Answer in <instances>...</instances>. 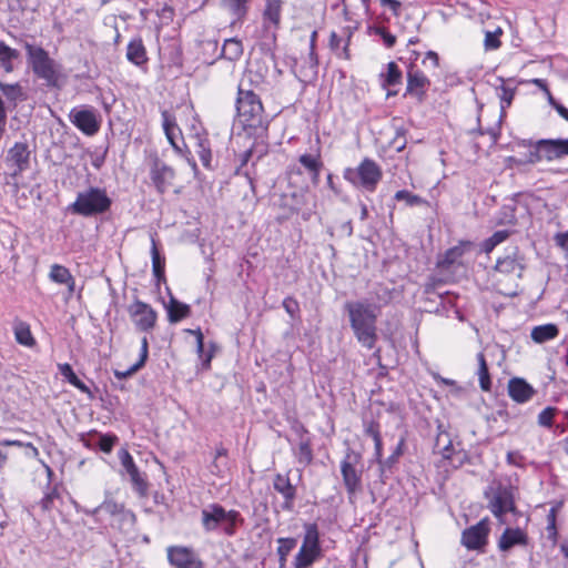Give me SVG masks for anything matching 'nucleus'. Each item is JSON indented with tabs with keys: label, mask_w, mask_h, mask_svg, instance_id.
<instances>
[{
	"label": "nucleus",
	"mask_w": 568,
	"mask_h": 568,
	"mask_svg": "<svg viewBox=\"0 0 568 568\" xmlns=\"http://www.w3.org/2000/svg\"><path fill=\"white\" fill-rule=\"evenodd\" d=\"M151 242L152 271L156 282L160 283L165 281V257L160 254L158 243L154 237L151 239Z\"/></svg>",
	"instance_id": "c9c22d12"
},
{
	"label": "nucleus",
	"mask_w": 568,
	"mask_h": 568,
	"mask_svg": "<svg viewBox=\"0 0 568 568\" xmlns=\"http://www.w3.org/2000/svg\"><path fill=\"white\" fill-rule=\"evenodd\" d=\"M128 313L139 332L150 333L156 326V311L150 304L139 298H135L133 303L128 306Z\"/></svg>",
	"instance_id": "9d476101"
},
{
	"label": "nucleus",
	"mask_w": 568,
	"mask_h": 568,
	"mask_svg": "<svg viewBox=\"0 0 568 568\" xmlns=\"http://www.w3.org/2000/svg\"><path fill=\"white\" fill-rule=\"evenodd\" d=\"M349 326L357 342L367 349L377 343V320L379 314L366 301H348L344 304Z\"/></svg>",
	"instance_id": "f257e3e1"
},
{
	"label": "nucleus",
	"mask_w": 568,
	"mask_h": 568,
	"mask_svg": "<svg viewBox=\"0 0 568 568\" xmlns=\"http://www.w3.org/2000/svg\"><path fill=\"white\" fill-rule=\"evenodd\" d=\"M31 151L27 142H16L6 156V164L12 169L11 176L17 178L30 168Z\"/></svg>",
	"instance_id": "2eb2a0df"
},
{
	"label": "nucleus",
	"mask_w": 568,
	"mask_h": 568,
	"mask_svg": "<svg viewBox=\"0 0 568 568\" xmlns=\"http://www.w3.org/2000/svg\"><path fill=\"white\" fill-rule=\"evenodd\" d=\"M278 547H277V555H290V552L296 547L297 539L293 537L287 538H278L277 539Z\"/></svg>",
	"instance_id": "5fc2aeb1"
},
{
	"label": "nucleus",
	"mask_w": 568,
	"mask_h": 568,
	"mask_svg": "<svg viewBox=\"0 0 568 568\" xmlns=\"http://www.w3.org/2000/svg\"><path fill=\"white\" fill-rule=\"evenodd\" d=\"M518 145L524 148H530L531 150L524 158L509 156L508 161L514 165H532L545 160V156H542L544 152L540 151L539 140H521L518 142Z\"/></svg>",
	"instance_id": "a878e982"
},
{
	"label": "nucleus",
	"mask_w": 568,
	"mask_h": 568,
	"mask_svg": "<svg viewBox=\"0 0 568 568\" xmlns=\"http://www.w3.org/2000/svg\"><path fill=\"white\" fill-rule=\"evenodd\" d=\"M559 334V329L555 324H545L535 326L531 331V339L535 343L541 344L545 342H548L550 339H554Z\"/></svg>",
	"instance_id": "e433bc0d"
},
{
	"label": "nucleus",
	"mask_w": 568,
	"mask_h": 568,
	"mask_svg": "<svg viewBox=\"0 0 568 568\" xmlns=\"http://www.w3.org/2000/svg\"><path fill=\"white\" fill-rule=\"evenodd\" d=\"M495 268L499 273L506 275L515 274L521 277L525 270V257L518 247H513L508 254L497 260Z\"/></svg>",
	"instance_id": "aec40b11"
},
{
	"label": "nucleus",
	"mask_w": 568,
	"mask_h": 568,
	"mask_svg": "<svg viewBox=\"0 0 568 568\" xmlns=\"http://www.w3.org/2000/svg\"><path fill=\"white\" fill-rule=\"evenodd\" d=\"M14 336L16 341L24 346H33L36 344V339L33 338L30 326L26 322L19 321L14 324Z\"/></svg>",
	"instance_id": "c03bdc74"
},
{
	"label": "nucleus",
	"mask_w": 568,
	"mask_h": 568,
	"mask_svg": "<svg viewBox=\"0 0 568 568\" xmlns=\"http://www.w3.org/2000/svg\"><path fill=\"white\" fill-rule=\"evenodd\" d=\"M224 7L230 9L235 14H241L245 11L246 0H222Z\"/></svg>",
	"instance_id": "0e129e2a"
},
{
	"label": "nucleus",
	"mask_w": 568,
	"mask_h": 568,
	"mask_svg": "<svg viewBox=\"0 0 568 568\" xmlns=\"http://www.w3.org/2000/svg\"><path fill=\"white\" fill-rule=\"evenodd\" d=\"M126 59L136 67L146 64V50L141 38H134L128 43Z\"/></svg>",
	"instance_id": "7c9ffc66"
},
{
	"label": "nucleus",
	"mask_w": 568,
	"mask_h": 568,
	"mask_svg": "<svg viewBox=\"0 0 568 568\" xmlns=\"http://www.w3.org/2000/svg\"><path fill=\"white\" fill-rule=\"evenodd\" d=\"M305 204V194L302 191H293L291 193H284L280 196L277 206L281 213L276 220L280 223L290 220L293 215L297 214Z\"/></svg>",
	"instance_id": "f3484780"
},
{
	"label": "nucleus",
	"mask_w": 568,
	"mask_h": 568,
	"mask_svg": "<svg viewBox=\"0 0 568 568\" xmlns=\"http://www.w3.org/2000/svg\"><path fill=\"white\" fill-rule=\"evenodd\" d=\"M556 412L557 408L551 406L542 409L538 415V424L544 427H551Z\"/></svg>",
	"instance_id": "864d4df0"
},
{
	"label": "nucleus",
	"mask_w": 568,
	"mask_h": 568,
	"mask_svg": "<svg viewBox=\"0 0 568 568\" xmlns=\"http://www.w3.org/2000/svg\"><path fill=\"white\" fill-rule=\"evenodd\" d=\"M282 4V0H266L263 17L273 23L275 28H278L281 22Z\"/></svg>",
	"instance_id": "37998d69"
},
{
	"label": "nucleus",
	"mask_w": 568,
	"mask_h": 568,
	"mask_svg": "<svg viewBox=\"0 0 568 568\" xmlns=\"http://www.w3.org/2000/svg\"><path fill=\"white\" fill-rule=\"evenodd\" d=\"M237 119L244 131L255 139L266 136L270 120L264 113L263 104L252 90L239 87L236 98Z\"/></svg>",
	"instance_id": "f03ea898"
},
{
	"label": "nucleus",
	"mask_w": 568,
	"mask_h": 568,
	"mask_svg": "<svg viewBox=\"0 0 568 568\" xmlns=\"http://www.w3.org/2000/svg\"><path fill=\"white\" fill-rule=\"evenodd\" d=\"M403 73L395 62L387 63V72L381 73V83L384 89L402 83Z\"/></svg>",
	"instance_id": "58836bf2"
},
{
	"label": "nucleus",
	"mask_w": 568,
	"mask_h": 568,
	"mask_svg": "<svg viewBox=\"0 0 568 568\" xmlns=\"http://www.w3.org/2000/svg\"><path fill=\"white\" fill-rule=\"evenodd\" d=\"M393 300V291L382 284L376 285L368 296L362 301H366L369 305L375 307V312L381 314L384 306L388 305Z\"/></svg>",
	"instance_id": "cd10ccee"
},
{
	"label": "nucleus",
	"mask_w": 568,
	"mask_h": 568,
	"mask_svg": "<svg viewBox=\"0 0 568 568\" xmlns=\"http://www.w3.org/2000/svg\"><path fill=\"white\" fill-rule=\"evenodd\" d=\"M507 388L509 397L519 404L529 402L536 394L534 387L521 377L510 378Z\"/></svg>",
	"instance_id": "b1692460"
},
{
	"label": "nucleus",
	"mask_w": 568,
	"mask_h": 568,
	"mask_svg": "<svg viewBox=\"0 0 568 568\" xmlns=\"http://www.w3.org/2000/svg\"><path fill=\"white\" fill-rule=\"evenodd\" d=\"M161 116H162V126H163L166 139L169 140L170 144L173 146L175 152L179 154H182V148L178 144L176 138H172V130H178L179 134L180 135L182 134L180 128L176 124L175 115L168 110H163L161 112Z\"/></svg>",
	"instance_id": "2f4dec72"
},
{
	"label": "nucleus",
	"mask_w": 568,
	"mask_h": 568,
	"mask_svg": "<svg viewBox=\"0 0 568 568\" xmlns=\"http://www.w3.org/2000/svg\"><path fill=\"white\" fill-rule=\"evenodd\" d=\"M282 304L286 313L292 318H295L300 314V304L294 297L287 296L286 298H284Z\"/></svg>",
	"instance_id": "bf43d9fd"
},
{
	"label": "nucleus",
	"mask_w": 568,
	"mask_h": 568,
	"mask_svg": "<svg viewBox=\"0 0 568 568\" xmlns=\"http://www.w3.org/2000/svg\"><path fill=\"white\" fill-rule=\"evenodd\" d=\"M477 361H478V377H479V385L480 388L485 392L490 390L491 387V379L489 375L488 365L485 358L484 353L477 354Z\"/></svg>",
	"instance_id": "49530a36"
},
{
	"label": "nucleus",
	"mask_w": 568,
	"mask_h": 568,
	"mask_svg": "<svg viewBox=\"0 0 568 568\" xmlns=\"http://www.w3.org/2000/svg\"><path fill=\"white\" fill-rule=\"evenodd\" d=\"M118 457L121 462L122 467L129 475L134 490L138 491L141 496H145L148 493V483L143 475L140 473L139 468L136 467L133 457L131 456L129 450L125 448H121L118 452Z\"/></svg>",
	"instance_id": "a211bd4d"
},
{
	"label": "nucleus",
	"mask_w": 568,
	"mask_h": 568,
	"mask_svg": "<svg viewBox=\"0 0 568 568\" xmlns=\"http://www.w3.org/2000/svg\"><path fill=\"white\" fill-rule=\"evenodd\" d=\"M60 493L57 486L50 488L40 500V507L43 511H50L54 507L55 499H60Z\"/></svg>",
	"instance_id": "3c124183"
},
{
	"label": "nucleus",
	"mask_w": 568,
	"mask_h": 568,
	"mask_svg": "<svg viewBox=\"0 0 568 568\" xmlns=\"http://www.w3.org/2000/svg\"><path fill=\"white\" fill-rule=\"evenodd\" d=\"M112 199L106 190L98 186H89L78 192L75 201L68 205V211L83 217L102 215L110 211Z\"/></svg>",
	"instance_id": "20e7f679"
},
{
	"label": "nucleus",
	"mask_w": 568,
	"mask_h": 568,
	"mask_svg": "<svg viewBox=\"0 0 568 568\" xmlns=\"http://www.w3.org/2000/svg\"><path fill=\"white\" fill-rule=\"evenodd\" d=\"M59 372L77 389L93 397L91 389L77 376L70 364H59Z\"/></svg>",
	"instance_id": "4c0bfd02"
},
{
	"label": "nucleus",
	"mask_w": 568,
	"mask_h": 568,
	"mask_svg": "<svg viewBox=\"0 0 568 568\" xmlns=\"http://www.w3.org/2000/svg\"><path fill=\"white\" fill-rule=\"evenodd\" d=\"M430 87V80L423 71L417 69L415 63H409L407 68V84L404 97L414 98L418 103H423L427 98V90Z\"/></svg>",
	"instance_id": "ddd939ff"
},
{
	"label": "nucleus",
	"mask_w": 568,
	"mask_h": 568,
	"mask_svg": "<svg viewBox=\"0 0 568 568\" xmlns=\"http://www.w3.org/2000/svg\"><path fill=\"white\" fill-rule=\"evenodd\" d=\"M539 146L548 162L568 156V139H540Z\"/></svg>",
	"instance_id": "5701e85b"
},
{
	"label": "nucleus",
	"mask_w": 568,
	"mask_h": 568,
	"mask_svg": "<svg viewBox=\"0 0 568 568\" xmlns=\"http://www.w3.org/2000/svg\"><path fill=\"white\" fill-rule=\"evenodd\" d=\"M242 54L243 44L240 40L234 38L225 40L221 52L222 58L230 61H236L241 58Z\"/></svg>",
	"instance_id": "a19ab883"
},
{
	"label": "nucleus",
	"mask_w": 568,
	"mask_h": 568,
	"mask_svg": "<svg viewBox=\"0 0 568 568\" xmlns=\"http://www.w3.org/2000/svg\"><path fill=\"white\" fill-rule=\"evenodd\" d=\"M464 248L462 245H456L448 248L443 256L437 261V267L448 270L463 256Z\"/></svg>",
	"instance_id": "79ce46f5"
},
{
	"label": "nucleus",
	"mask_w": 568,
	"mask_h": 568,
	"mask_svg": "<svg viewBox=\"0 0 568 568\" xmlns=\"http://www.w3.org/2000/svg\"><path fill=\"white\" fill-rule=\"evenodd\" d=\"M506 460L509 465L516 467L524 466V456L518 450H510L507 453Z\"/></svg>",
	"instance_id": "69168bd1"
},
{
	"label": "nucleus",
	"mask_w": 568,
	"mask_h": 568,
	"mask_svg": "<svg viewBox=\"0 0 568 568\" xmlns=\"http://www.w3.org/2000/svg\"><path fill=\"white\" fill-rule=\"evenodd\" d=\"M529 537L520 528H506L498 539V548L501 551H509L515 546H527Z\"/></svg>",
	"instance_id": "393cba45"
},
{
	"label": "nucleus",
	"mask_w": 568,
	"mask_h": 568,
	"mask_svg": "<svg viewBox=\"0 0 568 568\" xmlns=\"http://www.w3.org/2000/svg\"><path fill=\"white\" fill-rule=\"evenodd\" d=\"M166 557L173 568H204V562L200 555L187 546H169Z\"/></svg>",
	"instance_id": "f8f14e48"
},
{
	"label": "nucleus",
	"mask_w": 568,
	"mask_h": 568,
	"mask_svg": "<svg viewBox=\"0 0 568 568\" xmlns=\"http://www.w3.org/2000/svg\"><path fill=\"white\" fill-rule=\"evenodd\" d=\"M150 179L156 191L163 194L173 185L175 171L155 155L151 161Z\"/></svg>",
	"instance_id": "4468645a"
},
{
	"label": "nucleus",
	"mask_w": 568,
	"mask_h": 568,
	"mask_svg": "<svg viewBox=\"0 0 568 568\" xmlns=\"http://www.w3.org/2000/svg\"><path fill=\"white\" fill-rule=\"evenodd\" d=\"M499 93L498 97L500 99V108L501 113L499 116V122L501 121V118L505 114V110L510 106L513 99L515 97L516 88H510L508 85H505L504 83L499 87Z\"/></svg>",
	"instance_id": "8fccbe9b"
},
{
	"label": "nucleus",
	"mask_w": 568,
	"mask_h": 568,
	"mask_svg": "<svg viewBox=\"0 0 568 568\" xmlns=\"http://www.w3.org/2000/svg\"><path fill=\"white\" fill-rule=\"evenodd\" d=\"M168 291H170V290L168 288ZM169 294H170L169 303L164 304V307L168 313V321L171 324H174V323H178V322L191 316V306L178 301L172 295L171 292H169Z\"/></svg>",
	"instance_id": "c756f323"
},
{
	"label": "nucleus",
	"mask_w": 568,
	"mask_h": 568,
	"mask_svg": "<svg viewBox=\"0 0 568 568\" xmlns=\"http://www.w3.org/2000/svg\"><path fill=\"white\" fill-rule=\"evenodd\" d=\"M498 223L508 225H515L517 223L516 206L514 204L504 205L501 207Z\"/></svg>",
	"instance_id": "603ef678"
},
{
	"label": "nucleus",
	"mask_w": 568,
	"mask_h": 568,
	"mask_svg": "<svg viewBox=\"0 0 568 568\" xmlns=\"http://www.w3.org/2000/svg\"><path fill=\"white\" fill-rule=\"evenodd\" d=\"M298 162L305 170L311 171H322L324 164L321 159V149L317 146L316 152L314 154L305 153L300 155Z\"/></svg>",
	"instance_id": "a18cd8bd"
},
{
	"label": "nucleus",
	"mask_w": 568,
	"mask_h": 568,
	"mask_svg": "<svg viewBox=\"0 0 568 568\" xmlns=\"http://www.w3.org/2000/svg\"><path fill=\"white\" fill-rule=\"evenodd\" d=\"M0 90L13 106H17L18 102H23L28 99L27 92L18 82L8 84L0 81Z\"/></svg>",
	"instance_id": "72a5a7b5"
},
{
	"label": "nucleus",
	"mask_w": 568,
	"mask_h": 568,
	"mask_svg": "<svg viewBox=\"0 0 568 568\" xmlns=\"http://www.w3.org/2000/svg\"><path fill=\"white\" fill-rule=\"evenodd\" d=\"M201 521L205 531L220 530L232 537L236 534L237 526L244 523V519L240 511L235 509L226 510L222 505L213 503L202 509Z\"/></svg>",
	"instance_id": "39448f33"
},
{
	"label": "nucleus",
	"mask_w": 568,
	"mask_h": 568,
	"mask_svg": "<svg viewBox=\"0 0 568 568\" xmlns=\"http://www.w3.org/2000/svg\"><path fill=\"white\" fill-rule=\"evenodd\" d=\"M100 511H105L112 516L118 523V528L123 529L124 526L132 527L136 521V517L133 511L125 508L124 504L116 503L113 499L106 498L101 505H99Z\"/></svg>",
	"instance_id": "6ab92c4d"
},
{
	"label": "nucleus",
	"mask_w": 568,
	"mask_h": 568,
	"mask_svg": "<svg viewBox=\"0 0 568 568\" xmlns=\"http://www.w3.org/2000/svg\"><path fill=\"white\" fill-rule=\"evenodd\" d=\"M555 244L564 251L566 260V272L568 274V231L558 232L554 236Z\"/></svg>",
	"instance_id": "6e6d98bb"
},
{
	"label": "nucleus",
	"mask_w": 568,
	"mask_h": 568,
	"mask_svg": "<svg viewBox=\"0 0 568 568\" xmlns=\"http://www.w3.org/2000/svg\"><path fill=\"white\" fill-rule=\"evenodd\" d=\"M69 120L88 136L95 135L101 126L99 115L92 106L73 108L69 113Z\"/></svg>",
	"instance_id": "9b49d317"
},
{
	"label": "nucleus",
	"mask_w": 568,
	"mask_h": 568,
	"mask_svg": "<svg viewBox=\"0 0 568 568\" xmlns=\"http://www.w3.org/2000/svg\"><path fill=\"white\" fill-rule=\"evenodd\" d=\"M227 469V460L226 459H216L213 458V462L210 465V471L217 476L223 477L225 470Z\"/></svg>",
	"instance_id": "e2e57ef3"
},
{
	"label": "nucleus",
	"mask_w": 568,
	"mask_h": 568,
	"mask_svg": "<svg viewBox=\"0 0 568 568\" xmlns=\"http://www.w3.org/2000/svg\"><path fill=\"white\" fill-rule=\"evenodd\" d=\"M376 33L382 37L383 42L387 48H393L395 45L396 37L388 32L385 28H377Z\"/></svg>",
	"instance_id": "338daca9"
},
{
	"label": "nucleus",
	"mask_w": 568,
	"mask_h": 568,
	"mask_svg": "<svg viewBox=\"0 0 568 568\" xmlns=\"http://www.w3.org/2000/svg\"><path fill=\"white\" fill-rule=\"evenodd\" d=\"M273 487L278 494L282 495L284 499L282 509L292 511L294 508L297 489L296 486L291 483L288 475L276 474L273 479Z\"/></svg>",
	"instance_id": "4be33fe9"
},
{
	"label": "nucleus",
	"mask_w": 568,
	"mask_h": 568,
	"mask_svg": "<svg viewBox=\"0 0 568 568\" xmlns=\"http://www.w3.org/2000/svg\"><path fill=\"white\" fill-rule=\"evenodd\" d=\"M405 133H406V131L403 128L397 129L396 135L390 141V146L393 149H395L397 152L403 151L405 149V146H406Z\"/></svg>",
	"instance_id": "680f3d73"
},
{
	"label": "nucleus",
	"mask_w": 568,
	"mask_h": 568,
	"mask_svg": "<svg viewBox=\"0 0 568 568\" xmlns=\"http://www.w3.org/2000/svg\"><path fill=\"white\" fill-rule=\"evenodd\" d=\"M394 199L396 201H404L407 206H419L428 205V202L422 196L414 194L407 190H399L395 193Z\"/></svg>",
	"instance_id": "09e8293b"
},
{
	"label": "nucleus",
	"mask_w": 568,
	"mask_h": 568,
	"mask_svg": "<svg viewBox=\"0 0 568 568\" xmlns=\"http://www.w3.org/2000/svg\"><path fill=\"white\" fill-rule=\"evenodd\" d=\"M382 7H388L394 16H399L402 3L398 0H378Z\"/></svg>",
	"instance_id": "774afa93"
},
{
	"label": "nucleus",
	"mask_w": 568,
	"mask_h": 568,
	"mask_svg": "<svg viewBox=\"0 0 568 568\" xmlns=\"http://www.w3.org/2000/svg\"><path fill=\"white\" fill-rule=\"evenodd\" d=\"M499 34H501L500 29H498L496 32H486L485 47L487 50H495L500 47L501 42L499 40Z\"/></svg>",
	"instance_id": "13d9d810"
},
{
	"label": "nucleus",
	"mask_w": 568,
	"mask_h": 568,
	"mask_svg": "<svg viewBox=\"0 0 568 568\" xmlns=\"http://www.w3.org/2000/svg\"><path fill=\"white\" fill-rule=\"evenodd\" d=\"M343 176L354 186L374 192L382 180L383 172L374 160L365 158L356 169H345Z\"/></svg>",
	"instance_id": "423d86ee"
},
{
	"label": "nucleus",
	"mask_w": 568,
	"mask_h": 568,
	"mask_svg": "<svg viewBox=\"0 0 568 568\" xmlns=\"http://www.w3.org/2000/svg\"><path fill=\"white\" fill-rule=\"evenodd\" d=\"M20 59V52L9 47L4 41H0V67L7 73L14 70L13 61Z\"/></svg>",
	"instance_id": "f704fd0d"
},
{
	"label": "nucleus",
	"mask_w": 568,
	"mask_h": 568,
	"mask_svg": "<svg viewBox=\"0 0 568 568\" xmlns=\"http://www.w3.org/2000/svg\"><path fill=\"white\" fill-rule=\"evenodd\" d=\"M48 276L51 282L63 285L67 281H70V277L73 275L68 267L55 263L50 266Z\"/></svg>",
	"instance_id": "de8ad7c7"
},
{
	"label": "nucleus",
	"mask_w": 568,
	"mask_h": 568,
	"mask_svg": "<svg viewBox=\"0 0 568 568\" xmlns=\"http://www.w3.org/2000/svg\"><path fill=\"white\" fill-rule=\"evenodd\" d=\"M10 36L24 48L27 52V61L33 74L45 82L49 88H60L59 64L50 58L47 50L40 45L32 44L22 38Z\"/></svg>",
	"instance_id": "7ed1b4c3"
},
{
	"label": "nucleus",
	"mask_w": 568,
	"mask_h": 568,
	"mask_svg": "<svg viewBox=\"0 0 568 568\" xmlns=\"http://www.w3.org/2000/svg\"><path fill=\"white\" fill-rule=\"evenodd\" d=\"M149 357V341L146 336H143L141 339V349L139 361L135 363V369H141Z\"/></svg>",
	"instance_id": "052dcab7"
},
{
	"label": "nucleus",
	"mask_w": 568,
	"mask_h": 568,
	"mask_svg": "<svg viewBox=\"0 0 568 568\" xmlns=\"http://www.w3.org/2000/svg\"><path fill=\"white\" fill-rule=\"evenodd\" d=\"M362 455L352 448H347L346 454L341 463V474L345 489L352 498L357 493L362 491V474L361 469L356 466L359 464Z\"/></svg>",
	"instance_id": "1a4fd4ad"
},
{
	"label": "nucleus",
	"mask_w": 568,
	"mask_h": 568,
	"mask_svg": "<svg viewBox=\"0 0 568 568\" xmlns=\"http://www.w3.org/2000/svg\"><path fill=\"white\" fill-rule=\"evenodd\" d=\"M303 544L294 558V568H310L322 557L320 531L316 524H305Z\"/></svg>",
	"instance_id": "6e6552de"
},
{
	"label": "nucleus",
	"mask_w": 568,
	"mask_h": 568,
	"mask_svg": "<svg viewBox=\"0 0 568 568\" xmlns=\"http://www.w3.org/2000/svg\"><path fill=\"white\" fill-rule=\"evenodd\" d=\"M405 443V437H400L399 442L397 443V446L395 447L390 456H388L386 459H383V457H381V460H376L379 465V476L383 483H385V478L387 477L386 471L390 470L393 466L398 462L399 457L404 454Z\"/></svg>",
	"instance_id": "473e14b6"
},
{
	"label": "nucleus",
	"mask_w": 568,
	"mask_h": 568,
	"mask_svg": "<svg viewBox=\"0 0 568 568\" xmlns=\"http://www.w3.org/2000/svg\"><path fill=\"white\" fill-rule=\"evenodd\" d=\"M87 448L95 449L99 448L105 454H110L113 447L118 444L119 437L114 434H101L95 430L89 434L81 435L80 439Z\"/></svg>",
	"instance_id": "412c9836"
},
{
	"label": "nucleus",
	"mask_w": 568,
	"mask_h": 568,
	"mask_svg": "<svg viewBox=\"0 0 568 568\" xmlns=\"http://www.w3.org/2000/svg\"><path fill=\"white\" fill-rule=\"evenodd\" d=\"M434 454H439L444 459H450L454 453L453 440L442 422L437 424V435L434 443Z\"/></svg>",
	"instance_id": "bb28decb"
},
{
	"label": "nucleus",
	"mask_w": 568,
	"mask_h": 568,
	"mask_svg": "<svg viewBox=\"0 0 568 568\" xmlns=\"http://www.w3.org/2000/svg\"><path fill=\"white\" fill-rule=\"evenodd\" d=\"M484 496L488 500L487 508L500 524H505L504 516L507 513H513L514 515L519 514L510 486L498 484L496 488L490 487L485 490Z\"/></svg>",
	"instance_id": "0eeeda50"
},
{
	"label": "nucleus",
	"mask_w": 568,
	"mask_h": 568,
	"mask_svg": "<svg viewBox=\"0 0 568 568\" xmlns=\"http://www.w3.org/2000/svg\"><path fill=\"white\" fill-rule=\"evenodd\" d=\"M364 434L371 438L377 437L381 434V425L375 419H363Z\"/></svg>",
	"instance_id": "4d7b16f0"
},
{
	"label": "nucleus",
	"mask_w": 568,
	"mask_h": 568,
	"mask_svg": "<svg viewBox=\"0 0 568 568\" xmlns=\"http://www.w3.org/2000/svg\"><path fill=\"white\" fill-rule=\"evenodd\" d=\"M294 455L300 464H303L304 466L312 464L314 456L311 437L301 438L297 448L294 450Z\"/></svg>",
	"instance_id": "ea45409f"
},
{
	"label": "nucleus",
	"mask_w": 568,
	"mask_h": 568,
	"mask_svg": "<svg viewBox=\"0 0 568 568\" xmlns=\"http://www.w3.org/2000/svg\"><path fill=\"white\" fill-rule=\"evenodd\" d=\"M488 534V519L485 518L463 531L462 545L468 550L481 549L487 544Z\"/></svg>",
	"instance_id": "dca6fc26"
},
{
	"label": "nucleus",
	"mask_w": 568,
	"mask_h": 568,
	"mask_svg": "<svg viewBox=\"0 0 568 568\" xmlns=\"http://www.w3.org/2000/svg\"><path fill=\"white\" fill-rule=\"evenodd\" d=\"M191 140L193 141L195 152L200 156L203 166L211 169L212 151L207 133H201L196 131L194 134L191 135Z\"/></svg>",
	"instance_id": "c85d7f7f"
}]
</instances>
